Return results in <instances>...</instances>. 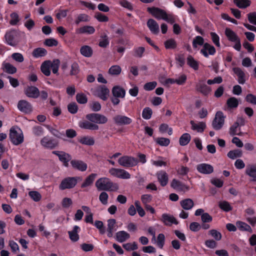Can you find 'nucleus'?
I'll use <instances>...</instances> for the list:
<instances>
[{"instance_id": "f257e3e1", "label": "nucleus", "mask_w": 256, "mask_h": 256, "mask_svg": "<svg viewBox=\"0 0 256 256\" xmlns=\"http://www.w3.org/2000/svg\"><path fill=\"white\" fill-rule=\"evenodd\" d=\"M95 186L98 190L116 191L118 189V184L114 183L106 177L98 178L96 181Z\"/></svg>"}, {"instance_id": "f03ea898", "label": "nucleus", "mask_w": 256, "mask_h": 256, "mask_svg": "<svg viewBox=\"0 0 256 256\" xmlns=\"http://www.w3.org/2000/svg\"><path fill=\"white\" fill-rule=\"evenodd\" d=\"M148 11L158 20H163L170 24H174L175 20L172 14H167L166 11L158 8H148Z\"/></svg>"}, {"instance_id": "7ed1b4c3", "label": "nucleus", "mask_w": 256, "mask_h": 256, "mask_svg": "<svg viewBox=\"0 0 256 256\" xmlns=\"http://www.w3.org/2000/svg\"><path fill=\"white\" fill-rule=\"evenodd\" d=\"M9 137L11 142L15 146H18L24 142V136L22 130L16 126L10 128Z\"/></svg>"}, {"instance_id": "20e7f679", "label": "nucleus", "mask_w": 256, "mask_h": 256, "mask_svg": "<svg viewBox=\"0 0 256 256\" xmlns=\"http://www.w3.org/2000/svg\"><path fill=\"white\" fill-rule=\"evenodd\" d=\"M4 38L6 42L12 46L18 45L20 41L19 34L14 30L6 32Z\"/></svg>"}, {"instance_id": "39448f33", "label": "nucleus", "mask_w": 256, "mask_h": 256, "mask_svg": "<svg viewBox=\"0 0 256 256\" xmlns=\"http://www.w3.org/2000/svg\"><path fill=\"white\" fill-rule=\"evenodd\" d=\"M79 179L78 177H67L62 180L59 188L62 190L72 188L76 186Z\"/></svg>"}, {"instance_id": "423d86ee", "label": "nucleus", "mask_w": 256, "mask_h": 256, "mask_svg": "<svg viewBox=\"0 0 256 256\" xmlns=\"http://www.w3.org/2000/svg\"><path fill=\"white\" fill-rule=\"evenodd\" d=\"M138 160L132 156H124L118 160L119 164L124 168L133 167L137 165Z\"/></svg>"}, {"instance_id": "0eeeda50", "label": "nucleus", "mask_w": 256, "mask_h": 256, "mask_svg": "<svg viewBox=\"0 0 256 256\" xmlns=\"http://www.w3.org/2000/svg\"><path fill=\"white\" fill-rule=\"evenodd\" d=\"M108 172L112 176L118 178L127 180L131 177L128 172L122 168H112L109 170Z\"/></svg>"}, {"instance_id": "6e6552de", "label": "nucleus", "mask_w": 256, "mask_h": 256, "mask_svg": "<svg viewBox=\"0 0 256 256\" xmlns=\"http://www.w3.org/2000/svg\"><path fill=\"white\" fill-rule=\"evenodd\" d=\"M86 118L88 120L96 124H104L108 121V118L105 116L98 113L88 114L86 115Z\"/></svg>"}, {"instance_id": "1a4fd4ad", "label": "nucleus", "mask_w": 256, "mask_h": 256, "mask_svg": "<svg viewBox=\"0 0 256 256\" xmlns=\"http://www.w3.org/2000/svg\"><path fill=\"white\" fill-rule=\"evenodd\" d=\"M115 124L118 126H124L130 124L133 120L132 118L125 115L117 114L113 118Z\"/></svg>"}, {"instance_id": "9d476101", "label": "nucleus", "mask_w": 256, "mask_h": 256, "mask_svg": "<svg viewBox=\"0 0 256 256\" xmlns=\"http://www.w3.org/2000/svg\"><path fill=\"white\" fill-rule=\"evenodd\" d=\"M224 122V116L223 113L222 112H218L216 113L212 122V127L216 130H219L222 127Z\"/></svg>"}, {"instance_id": "9b49d317", "label": "nucleus", "mask_w": 256, "mask_h": 256, "mask_svg": "<svg viewBox=\"0 0 256 256\" xmlns=\"http://www.w3.org/2000/svg\"><path fill=\"white\" fill-rule=\"evenodd\" d=\"M18 110L24 114H30L32 111V104L26 100H20L17 105Z\"/></svg>"}, {"instance_id": "f8f14e48", "label": "nucleus", "mask_w": 256, "mask_h": 256, "mask_svg": "<svg viewBox=\"0 0 256 256\" xmlns=\"http://www.w3.org/2000/svg\"><path fill=\"white\" fill-rule=\"evenodd\" d=\"M40 144L44 148L53 149L58 146V142L55 140L46 136L40 140Z\"/></svg>"}, {"instance_id": "ddd939ff", "label": "nucleus", "mask_w": 256, "mask_h": 256, "mask_svg": "<svg viewBox=\"0 0 256 256\" xmlns=\"http://www.w3.org/2000/svg\"><path fill=\"white\" fill-rule=\"evenodd\" d=\"M110 94V90L104 86L98 87L94 92V94L104 100L108 99Z\"/></svg>"}, {"instance_id": "4468645a", "label": "nucleus", "mask_w": 256, "mask_h": 256, "mask_svg": "<svg viewBox=\"0 0 256 256\" xmlns=\"http://www.w3.org/2000/svg\"><path fill=\"white\" fill-rule=\"evenodd\" d=\"M245 218L246 221L252 226L256 224V216H254V210L253 208L250 207L244 210Z\"/></svg>"}, {"instance_id": "2eb2a0df", "label": "nucleus", "mask_w": 256, "mask_h": 256, "mask_svg": "<svg viewBox=\"0 0 256 256\" xmlns=\"http://www.w3.org/2000/svg\"><path fill=\"white\" fill-rule=\"evenodd\" d=\"M200 52L204 57L208 58L209 55H214L216 50L214 46L208 43H205Z\"/></svg>"}, {"instance_id": "dca6fc26", "label": "nucleus", "mask_w": 256, "mask_h": 256, "mask_svg": "<svg viewBox=\"0 0 256 256\" xmlns=\"http://www.w3.org/2000/svg\"><path fill=\"white\" fill-rule=\"evenodd\" d=\"M25 94L28 98H36L38 97L40 91L34 86H28L24 90Z\"/></svg>"}, {"instance_id": "f3484780", "label": "nucleus", "mask_w": 256, "mask_h": 256, "mask_svg": "<svg viewBox=\"0 0 256 256\" xmlns=\"http://www.w3.org/2000/svg\"><path fill=\"white\" fill-rule=\"evenodd\" d=\"M52 152L58 157L60 160L63 162L64 166H68V162L71 159L69 154L62 151H53Z\"/></svg>"}, {"instance_id": "a211bd4d", "label": "nucleus", "mask_w": 256, "mask_h": 256, "mask_svg": "<svg viewBox=\"0 0 256 256\" xmlns=\"http://www.w3.org/2000/svg\"><path fill=\"white\" fill-rule=\"evenodd\" d=\"M197 170L200 174H210L214 171V168L212 166L208 164H200L196 166Z\"/></svg>"}, {"instance_id": "6ab92c4d", "label": "nucleus", "mask_w": 256, "mask_h": 256, "mask_svg": "<svg viewBox=\"0 0 256 256\" xmlns=\"http://www.w3.org/2000/svg\"><path fill=\"white\" fill-rule=\"evenodd\" d=\"M107 236L109 238L113 236L114 233L117 230L118 226L116 224V220L114 219H110L107 221Z\"/></svg>"}, {"instance_id": "aec40b11", "label": "nucleus", "mask_w": 256, "mask_h": 256, "mask_svg": "<svg viewBox=\"0 0 256 256\" xmlns=\"http://www.w3.org/2000/svg\"><path fill=\"white\" fill-rule=\"evenodd\" d=\"M156 176L158 182L162 186H164L167 184L168 180V176L166 172L160 170L156 172Z\"/></svg>"}, {"instance_id": "412c9836", "label": "nucleus", "mask_w": 256, "mask_h": 256, "mask_svg": "<svg viewBox=\"0 0 256 256\" xmlns=\"http://www.w3.org/2000/svg\"><path fill=\"white\" fill-rule=\"evenodd\" d=\"M170 186L173 188L178 191L186 192L189 189L188 186L176 179L172 180Z\"/></svg>"}, {"instance_id": "4be33fe9", "label": "nucleus", "mask_w": 256, "mask_h": 256, "mask_svg": "<svg viewBox=\"0 0 256 256\" xmlns=\"http://www.w3.org/2000/svg\"><path fill=\"white\" fill-rule=\"evenodd\" d=\"M78 126L82 128L90 130H97L99 128V126L98 124H94V122H92L90 120L80 121L78 123Z\"/></svg>"}, {"instance_id": "5701e85b", "label": "nucleus", "mask_w": 256, "mask_h": 256, "mask_svg": "<svg viewBox=\"0 0 256 256\" xmlns=\"http://www.w3.org/2000/svg\"><path fill=\"white\" fill-rule=\"evenodd\" d=\"M190 124L192 129L198 132H202L206 128V123L202 122H195L194 121L191 120Z\"/></svg>"}, {"instance_id": "b1692460", "label": "nucleus", "mask_w": 256, "mask_h": 256, "mask_svg": "<svg viewBox=\"0 0 256 256\" xmlns=\"http://www.w3.org/2000/svg\"><path fill=\"white\" fill-rule=\"evenodd\" d=\"M161 220L166 226H170L173 224H178L176 218L168 214H162Z\"/></svg>"}, {"instance_id": "393cba45", "label": "nucleus", "mask_w": 256, "mask_h": 256, "mask_svg": "<svg viewBox=\"0 0 256 256\" xmlns=\"http://www.w3.org/2000/svg\"><path fill=\"white\" fill-rule=\"evenodd\" d=\"M196 88L198 91L205 96L208 95L212 90L210 87L202 82H200L196 84Z\"/></svg>"}, {"instance_id": "a878e982", "label": "nucleus", "mask_w": 256, "mask_h": 256, "mask_svg": "<svg viewBox=\"0 0 256 256\" xmlns=\"http://www.w3.org/2000/svg\"><path fill=\"white\" fill-rule=\"evenodd\" d=\"M70 164L73 168L82 172L85 171L88 167L86 164L80 160H72Z\"/></svg>"}, {"instance_id": "bb28decb", "label": "nucleus", "mask_w": 256, "mask_h": 256, "mask_svg": "<svg viewBox=\"0 0 256 256\" xmlns=\"http://www.w3.org/2000/svg\"><path fill=\"white\" fill-rule=\"evenodd\" d=\"M80 230V228L78 226H74L72 230L68 232L70 238L72 241L76 242L79 240L80 237L78 234Z\"/></svg>"}, {"instance_id": "cd10ccee", "label": "nucleus", "mask_w": 256, "mask_h": 256, "mask_svg": "<svg viewBox=\"0 0 256 256\" xmlns=\"http://www.w3.org/2000/svg\"><path fill=\"white\" fill-rule=\"evenodd\" d=\"M232 70L237 76L238 78V81L240 84H244L246 82L245 74L242 70L240 68H234Z\"/></svg>"}, {"instance_id": "c85d7f7f", "label": "nucleus", "mask_w": 256, "mask_h": 256, "mask_svg": "<svg viewBox=\"0 0 256 256\" xmlns=\"http://www.w3.org/2000/svg\"><path fill=\"white\" fill-rule=\"evenodd\" d=\"M147 26L150 32L154 34H158L159 32V26L156 20L150 19L148 20Z\"/></svg>"}, {"instance_id": "c756f323", "label": "nucleus", "mask_w": 256, "mask_h": 256, "mask_svg": "<svg viewBox=\"0 0 256 256\" xmlns=\"http://www.w3.org/2000/svg\"><path fill=\"white\" fill-rule=\"evenodd\" d=\"M224 33L228 40L231 42L240 38L237 34L230 28H226Z\"/></svg>"}, {"instance_id": "7c9ffc66", "label": "nucleus", "mask_w": 256, "mask_h": 256, "mask_svg": "<svg viewBox=\"0 0 256 256\" xmlns=\"http://www.w3.org/2000/svg\"><path fill=\"white\" fill-rule=\"evenodd\" d=\"M130 235L124 230H121L116 233V240L120 242H122L128 240Z\"/></svg>"}, {"instance_id": "2f4dec72", "label": "nucleus", "mask_w": 256, "mask_h": 256, "mask_svg": "<svg viewBox=\"0 0 256 256\" xmlns=\"http://www.w3.org/2000/svg\"><path fill=\"white\" fill-rule=\"evenodd\" d=\"M78 34H91L94 32L95 29L92 26H86L80 28L76 30Z\"/></svg>"}, {"instance_id": "473e14b6", "label": "nucleus", "mask_w": 256, "mask_h": 256, "mask_svg": "<svg viewBox=\"0 0 256 256\" xmlns=\"http://www.w3.org/2000/svg\"><path fill=\"white\" fill-rule=\"evenodd\" d=\"M2 68L4 72L10 74H14L16 72V68L8 62H4Z\"/></svg>"}, {"instance_id": "72a5a7b5", "label": "nucleus", "mask_w": 256, "mask_h": 256, "mask_svg": "<svg viewBox=\"0 0 256 256\" xmlns=\"http://www.w3.org/2000/svg\"><path fill=\"white\" fill-rule=\"evenodd\" d=\"M236 226L240 231H246L252 232V229L250 225L242 221H237Z\"/></svg>"}, {"instance_id": "f704fd0d", "label": "nucleus", "mask_w": 256, "mask_h": 256, "mask_svg": "<svg viewBox=\"0 0 256 256\" xmlns=\"http://www.w3.org/2000/svg\"><path fill=\"white\" fill-rule=\"evenodd\" d=\"M187 64L194 70H196L199 68V63L192 56H188L186 58Z\"/></svg>"}, {"instance_id": "c9c22d12", "label": "nucleus", "mask_w": 256, "mask_h": 256, "mask_svg": "<svg viewBox=\"0 0 256 256\" xmlns=\"http://www.w3.org/2000/svg\"><path fill=\"white\" fill-rule=\"evenodd\" d=\"M112 92L114 96L122 98H124L126 94L125 90L118 86L114 87Z\"/></svg>"}, {"instance_id": "e433bc0d", "label": "nucleus", "mask_w": 256, "mask_h": 256, "mask_svg": "<svg viewBox=\"0 0 256 256\" xmlns=\"http://www.w3.org/2000/svg\"><path fill=\"white\" fill-rule=\"evenodd\" d=\"M180 204L182 207L186 210H190L194 205V202L190 198H186L180 201Z\"/></svg>"}, {"instance_id": "4c0bfd02", "label": "nucleus", "mask_w": 256, "mask_h": 256, "mask_svg": "<svg viewBox=\"0 0 256 256\" xmlns=\"http://www.w3.org/2000/svg\"><path fill=\"white\" fill-rule=\"evenodd\" d=\"M96 174H92L90 176H88L85 180L84 182L82 184L81 187L82 188H86L91 186L96 176Z\"/></svg>"}, {"instance_id": "58836bf2", "label": "nucleus", "mask_w": 256, "mask_h": 256, "mask_svg": "<svg viewBox=\"0 0 256 256\" xmlns=\"http://www.w3.org/2000/svg\"><path fill=\"white\" fill-rule=\"evenodd\" d=\"M238 100L234 97H231L228 98L226 101L228 108L230 109L236 108L238 106Z\"/></svg>"}, {"instance_id": "ea45409f", "label": "nucleus", "mask_w": 256, "mask_h": 256, "mask_svg": "<svg viewBox=\"0 0 256 256\" xmlns=\"http://www.w3.org/2000/svg\"><path fill=\"white\" fill-rule=\"evenodd\" d=\"M234 3L240 8H245L250 5V0H234Z\"/></svg>"}, {"instance_id": "a19ab883", "label": "nucleus", "mask_w": 256, "mask_h": 256, "mask_svg": "<svg viewBox=\"0 0 256 256\" xmlns=\"http://www.w3.org/2000/svg\"><path fill=\"white\" fill-rule=\"evenodd\" d=\"M242 155V151L239 149L230 150L227 154L228 156L232 160L236 159L237 158H240Z\"/></svg>"}, {"instance_id": "79ce46f5", "label": "nucleus", "mask_w": 256, "mask_h": 256, "mask_svg": "<svg viewBox=\"0 0 256 256\" xmlns=\"http://www.w3.org/2000/svg\"><path fill=\"white\" fill-rule=\"evenodd\" d=\"M40 69L45 76H49L50 74V60L44 62L41 65Z\"/></svg>"}, {"instance_id": "37998d69", "label": "nucleus", "mask_w": 256, "mask_h": 256, "mask_svg": "<svg viewBox=\"0 0 256 256\" xmlns=\"http://www.w3.org/2000/svg\"><path fill=\"white\" fill-rule=\"evenodd\" d=\"M204 44V39L200 36H196L193 40L192 46L194 49H198L200 46Z\"/></svg>"}, {"instance_id": "c03bdc74", "label": "nucleus", "mask_w": 256, "mask_h": 256, "mask_svg": "<svg viewBox=\"0 0 256 256\" xmlns=\"http://www.w3.org/2000/svg\"><path fill=\"white\" fill-rule=\"evenodd\" d=\"M246 172L248 176L252 178L253 180H256V166H248L246 169Z\"/></svg>"}, {"instance_id": "a18cd8bd", "label": "nucleus", "mask_w": 256, "mask_h": 256, "mask_svg": "<svg viewBox=\"0 0 256 256\" xmlns=\"http://www.w3.org/2000/svg\"><path fill=\"white\" fill-rule=\"evenodd\" d=\"M46 50L42 48L34 49L32 52V56L36 58L42 57L46 55Z\"/></svg>"}, {"instance_id": "49530a36", "label": "nucleus", "mask_w": 256, "mask_h": 256, "mask_svg": "<svg viewBox=\"0 0 256 256\" xmlns=\"http://www.w3.org/2000/svg\"><path fill=\"white\" fill-rule=\"evenodd\" d=\"M80 54L86 57H90L92 55V50L88 46H82L80 50Z\"/></svg>"}, {"instance_id": "de8ad7c7", "label": "nucleus", "mask_w": 256, "mask_h": 256, "mask_svg": "<svg viewBox=\"0 0 256 256\" xmlns=\"http://www.w3.org/2000/svg\"><path fill=\"white\" fill-rule=\"evenodd\" d=\"M191 138L190 136L188 133L184 134L180 138V144L184 146L186 145L190 141Z\"/></svg>"}, {"instance_id": "09e8293b", "label": "nucleus", "mask_w": 256, "mask_h": 256, "mask_svg": "<svg viewBox=\"0 0 256 256\" xmlns=\"http://www.w3.org/2000/svg\"><path fill=\"white\" fill-rule=\"evenodd\" d=\"M121 72L122 68L119 66L114 65L109 68L108 74L112 76H118L120 74Z\"/></svg>"}, {"instance_id": "8fccbe9b", "label": "nucleus", "mask_w": 256, "mask_h": 256, "mask_svg": "<svg viewBox=\"0 0 256 256\" xmlns=\"http://www.w3.org/2000/svg\"><path fill=\"white\" fill-rule=\"evenodd\" d=\"M164 45L166 49H174L176 48L177 44L175 40L170 38L164 42Z\"/></svg>"}, {"instance_id": "3c124183", "label": "nucleus", "mask_w": 256, "mask_h": 256, "mask_svg": "<svg viewBox=\"0 0 256 256\" xmlns=\"http://www.w3.org/2000/svg\"><path fill=\"white\" fill-rule=\"evenodd\" d=\"M90 16L85 14H81L78 16L75 20V23L78 24L80 22H86L90 20Z\"/></svg>"}, {"instance_id": "603ef678", "label": "nucleus", "mask_w": 256, "mask_h": 256, "mask_svg": "<svg viewBox=\"0 0 256 256\" xmlns=\"http://www.w3.org/2000/svg\"><path fill=\"white\" fill-rule=\"evenodd\" d=\"M218 206L222 210L226 212L230 211L232 208L230 204L225 200L220 202Z\"/></svg>"}, {"instance_id": "864d4df0", "label": "nucleus", "mask_w": 256, "mask_h": 256, "mask_svg": "<svg viewBox=\"0 0 256 256\" xmlns=\"http://www.w3.org/2000/svg\"><path fill=\"white\" fill-rule=\"evenodd\" d=\"M60 61L58 59L54 60L52 62L50 60V68H52L54 74H56L58 72Z\"/></svg>"}, {"instance_id": "5fc2aeb1", "label": "nucleus", "mask_w": 256, "mask_h": 256, "mask_svg": "<svg viewBox=\"0 0 256 256\" xmlns=\"http://www.w3.org/2000/svg\"><path fill=\"white\" fill-rule=\"evenodd\" d=\"M10 24L12 26H16L20 22V18L18 13L16 12H13L10 14Z\"/></svg>"}, {"instance_id": "6e6d98bb", "label": "nucleus", "mask_w": 256, "mask_h": 256, "mask_svg": "<svg viewBox=\"0 0 256 256\" xmlns=\"http://www.w3.org/2000/svg\"><path fill=\"white\" fill-rule=\"evenodd\" d=\"M28 195L30 198L36 202L40 201L42 198V196L40 194L38 191H30L28 192Z\"/></svg>"}, {"instance_id": "4d7b16f0", "label": "nucleus", "mask_w": 256, "mask_h": 256, "mask_svg": "<svg viewBox=\"0 0 256 256\" xmlns=\"http://www.w3.org/2000/svg\"><path fill=\"white\" fill-rule=\"evenodd\" d=\"M80 142L84 144L92 146L94 143V138L90 136H84L80 140Z\"/></svg>"}, {"instance_id": "13d9d810", "label": "nucleus", "mask_w": 256, "mask_h": 256, "mask_svg": "<svg viewBox=\"0 0 256 256\" xmlns=\"http://www.w3.org/2000/svg\"><path fill=\"white\" fill-rule=\"evenodd\" d=\"M152 114V110L150 108H145L142 112V116L145 120H149L151 118Z\"/></svg>"}, {"instance_id": "bf43d9fd", "label": "nucleus", "mask_w": 256, "mask_h": 256, "mask_svg": "<svg viewBox=\"0 0 256 256\" xmlns=\"http://www.w3.org/2000/svg\"><path fill=\"white\" fill-rule=\"evenodd\" d=\"M239 124L238 122H235L230 128V135H238L239 132Z\"/></svg>"}, {"instance_id": "052dcab7", "label": "nucleus", "mask_w": 256, "mask_h": 256, "mask_svg": "<svg viewBox=\"0 0 256 256\" xmlns=\"http://www.w3.org/2000/svg\"><path fill=\"white\" fill-rule=\"evenodd\" d=\"M123 247L128 251L134 250L138 248V245L136 242L124 244H123Z\"/></svg>"}, {"instance_id": "680f3d73", "label": "nucleus", "mask_w": 256, "mask_h": 256, "mask_svg": "<svg viewBox=\"0 0 256 256\" xmlns=\"http://www.w3.org/2000/svg\"><path fill=\"white\" fill-rule=\"evenodd\" d=\"M160 131L162 133L168 132L169 135L172 133V130L169 128L168 125L165 124H162L159 128Z\"/></svg>"}, {"instance_id": "e2e57ef3", "label": "nucleus", "mask_w": 256, "mask_h": 256, "mask_svg": "<svg viewBox=\"0 0 256 256\" xmlns=\"http://www.w3.org/2000/svg\"><path fill=\"white\" fill-rule=\"evenodd\" d=\"M210 35L211 36V38L213 43L218 47L220 46V37L219 36L214 32H211L210 33Z\"/></svg>"}, {"instance_id": "0e129e2a", "label": "nucleus", "mask_w": 256, "mask_h": 256, "mask_svg": "<svg viewBox=\"0 0 256 256\" xmlns=\"http://www.w3.org/2000/svg\"><path fill=\"white\" fill-rule=\"evenodd\" d=\"M156 142L161 146H168L170 143V140L164 138H158L156 140Z\"/></svg>"}, {"instance_id": "69168bd1", "label": "nucleus", "mask_w": 256, "mask_h": 256, "mask_svg": "<svg viewBox=\"0 0 256 256\" xmlns=\"http://www.w3.org/2000/svg\"><path fill=\"white\" fill-rule=\"evenodd\" d=\"M108 196L106 192H103L100 193L99 196V200L104 205L108 203Z\"/></svg>"}, {"instance_id": "338daca9", "label": "nucleus", "mask_w": 256, "mask_h": 256, "mask_svg": "<svg viewBox=\"0 0 256 256\" xmlns=\"http://www.w3.org/2000/svg\"><path fill=\"white\" fill-rule=\"evenodd\" d=\"M76 99L77 102L81 104H84L86 103L88 101L86 96L84 94H78L76 96Z\"/></svg>"}, {"instance_id": "774afa93", "label": "nucleus", "mask_w": 256, "mask_h": 256, "mask_svg": "<svg viewBox=\"0 0 256 256\" xmlns=\"http://www.w3.org/2000/svg\"><path fill=\"white\" fill-rule=\"evenodd\" d=\"M35 22L32 19H28L24 22V26L29 31H30L34 26Z\"/></svg>"}]
</instances>
